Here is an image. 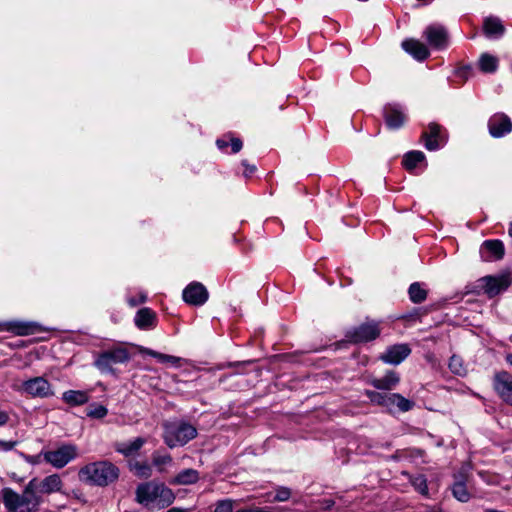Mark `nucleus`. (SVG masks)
Masks as SVG:
<instances>
[{"label": "nucleus", "instance_id": "nucleus-7", "mask_svg": "<svg viewBox=\"0 0 512 512\" xmlns=\"http://www.w3.org/2000/svg\"><path fill=\"white\" fill-rule=\"evenodd\" d=\"M484 293L493 298L499 293L505 291L512 283L510 274H500L497 276H485L479 280Z\"/></svg>", "mask_w": 512, "mask_h": 512}, {"label": "nucleus", "instance_id": "nucleus-56", "mask_svg": "<svg viewBox=\"0 0 512 512\" xmlns=\"http://www.w3.org/2000/svg\"><path fill=\"white\" fill-rule=\"evenodd\" d=\"M426 512H441V511L439 509H437V508H433V509H430V510H428Z\"/></svg>", "mask_w": 512, "mask_h": 512}, {"label": "nucleus", "instance_id": "nucleus-34", "mask_svg": "<svg viewBox=\"0 0 512 512\" xmlns=\"http://www.w3.org/2000/svg\"><path fill=\"white\" fill-rule=\"evenodd\" d=\"M393 398L396 400L395 407H397L401 412L410 411L414 407V402L406 399L401 394L393 393Z\"/></svg>", "mask_w": 512, "mask_h": 512}, {"label": "nucleus", "instance_id": "nucleus-22", "mask_svg": "<svg viewBox=\"0 0 512 512\" xmlns=\"http://www.w3.org/2000/svg\"><path fill=\"white\" fill-rule=\"evenodd\" d=\"M399 382V374L395 371H388L383 377L371 379L370 384L379 390H392Z\"/></svg>", "mask_w": 512, "mask_h": 512}, {"label": "nucleus", "instance_id": "nucleus-3", "mask_svg": "<svg viewBox=\"0 0 512 512\" xmlns=\"http://www.w3.org/2000/svg\"><path fill=\"white\" fill-rule=\"evenodd\" d=\"M163 427V439L169 448L184 446L197 436L196 428L186 422H166Z\"/></svg>", "mask_w": 512, "mask_h": 512}, {"label": "nucleus", "instance_id": "nucleus-43", "mask_svg": "<svg viewBox=\"0 0 512 512\" xmlns=\"http://www.w3.org/2000/svg\"><path fill=\"white\" fill-rule=\"evenodd\" d=\"M317 503L320 505L322 511H329L335 505V502L332 499L319 500Z\"/></svg>", "mask_w": 512, "mask_h": 512}, {"label": "nucleus", "instance_id": "nucleus-5", "mask_svg": "<svg viewBox=\"0 0 512 512\" xmlns=\"http://www.w3.org/2000/svg\"><path fill=\"white\" fill-rule=\"evenodd\" d=\"M42 456L54 468L61 469L78 457V448L73 444H66L56 450L43 451Z\"/></svg>", "mask_w": 512, "mask_h": 512}, {"label": "nucleus", "instance_id": "nucleus-10", "mask_svg": "<svg viewBox=\"0 0 512 512\" xmlns=\"http://www.w3.org/2000/svg\"><path fill=\"white\" fill-rule=\"evenodd\" d=\"M493 387L504 402L512 405V374L504 370L496 372L493 377Z\"/></svg>", "mask_w": 512, "mask_h": 512}, {"label": "nucleus", "instance_id": "nucleus-29", "mask_svg": "<svg viewBox=\"0 0 512 512\" xmlns=\"http://www.w3.org/2000/svg\"><path fill=\"white\" fill-rule=\"evenodd\" d=\"M175 496L171 489L164 485H158L157 504L160 508H165L173 503Z\"/></svg>", "mask_w": 512, "mask_h": 512}, {"label": "nucleus", "instance_id": "nucleus-52", "mask_svg": "<svg viewBox=\"0 0 512 512\" xmlns=\"http://www.w3.org/2000/svg\"><path fill=\"white\" fill-rule=\"evenodd\" d=\"M216 145H217V147H218L219 149H224L225 147H227V146H228V142H227L226 140H224V139H218V140L216 141Z\"/></svg>", "mask_w": 512, "mask_h": 512}, {"label": "nucleus", "instance_id": "nucleus-49", "mask_svg": "<svg viewBox=\"0 0 512 512\" xmlns=\"http://www.w3.org/2000/svg\"><path fill=\"white\" fill-rule=\"evenodd\" d=\"M471 72V68L470 67H463L461 69H459L457 71V74L460 76V77H463L465 79L468 78L469 74Z\"/></svg>", "mask_w": 512, "mask_h": 512}, {"label": "nucleus", "instance_id": "nucleus-21", "mask_svg": "<svg viewBox=\"0 0 512 512\" xmlns=\"http://www.w3.org/2000/svg\"><path fill=\"white\" fill-rule=\"evenodd\" d=\"M146 443V439L143 437H137L132 441L116 442L114 449L116 452L122 454L125 457L135 455Z\"/></svg>", "mask_w": 512, "mask_h": 512}, {"label": "nucleus", "instance_id": "nucleus-50", "mask_svg": "<svg viewBox=\"0 0 512 512\" xmlns=\"http://www.w3.org/2000/svg\"><path fill=\"white\" fill-rule=\"evenodd\" d=\"M168 358L169 359H166V363H170L174 366H177L178 363L180 362V358L179 357H176V356H172V355H168Z\"/></svg>", "mask_w": 512, "mask_h": 512}, {"label": "nucleus", "instance_id": "nucleus-2", "mask_svg": "<svg viewBox=\"0 0 512 512\" xmlns=\"http://www.w3.org/2000/svg\"><path fill=\"white\" fill-rule=\"evenodd\" d=\"M30 483L25 486L23 493L18 494L11 488L2 490V501L8 512H37L43 503V498L30 489Z\"/></svg>", "mask_w": 512, "mask_h": 512}, {"label": "nucleus", "instance_id": "nucleus-8", "mask_svg": "<svg viewBox=\"0 0 512 512\" xmlns=\"http://www.w3.org/2000/svg\"><path fill=\"white\" fill-rule=\"evenodd\" d=\"M380 334L378 323L371 321L365 322L358 327L350 329L346 333L349 341L354 343L368 342L376 339Z\"/></svg>", "mask_w": 512, "mask_h": 512}, {"label": "nucleus", "instance_id": "nucleus-19", "mask_svg": "<svg viewBox=\"0 0 512 512\" xmlns=\"http://www.w3.org/2000/svg\"><path fill=\"white\" fill-rule=\"evenodd\" d=\"M384 118L390 129H398L405 122V114L397 104H389L384 108Z\"/></svg>", "mask_w": 512, "mask_h": 512}, {"label": "nucleus", "instance_id": "nucleus-20", "mask_svg": "<svg viewBox=\"0 0 512 512\" xmlns=\"http://www.w3.org/2000/svg\"><path fill=\"white\" fill-rule=\"evenodd\" d=\"M401 46L418 61H423L429 56L428 48L416 39H406L402 42Z\"/></svg>", "mask_w": 512, "mask_h": 512}, {"label": "nucleus", "instance_id": "nucleus-13", "mask_svg": "<svg viewBox=\"0 0 512 512\" xmlns=\"http://www.w3.org/2000/svg\"><path fill=\"white\" fill-rule=\"evenodd\" d=\"M424 36L426 37L429 45L435 49H444L447 47L448 33L441 25H429L424 30Z\"/></svg>", "mask_w": 512, "mask_h": 512}, {"label": "nucleus", "instance_id": "nucleus-11", "mask_svg": "<svg viewBox=\"0 0 512 512\" xmlns=\"http://www.w3.org/2000/svg\"><path fill=\"white\" fill-rule=\"evenodd\" d=\"M183 300L194 306H201L208 300V291L205 286L199 282L190 283L182 293Z\"/></svg>", "mask_w": 512, "mask_h": 512}, {"label": "nucleus", "instance_id": "nucleus-9", "mask_svg": "<svg viewBox=\"0 0 512 512\" xmlns=\"http://www.w3.org/2000/svg\"><path fill=\"white\" fill-rule=\"evenodd\" d=\"M23 391L31 397L47 398L54 395L51 384L44 377H34L23 382Z\"/></svg>", "mask_w": 512, "mask_h": 512}, {"label": "nucleus", "instance_id": "nucleus-42", "mask_svg": "<svg viewBox=\"0 0 512 512\" xmlns=\"http://www.w3.org/2000/svg\"><path fill=\"white\" fill-rule=\"evenodd\" d=\"M147 300V296L145 293L141 292L139 294V298L128 297L127 302L130 306L135 307L141 303H144Z\"/></svg>", "mask_w": 512, "mask_h": 512}, {"label": "nucleus", "instance_id": "nucleus-25", "mask_svg": "<svg viewBox=\"0 0 512 512\" xmlns=\"http://www.w3.org/2000/svg\"><path fill=\"white\" fill-rule=\"evenodd\" d=\"M199 480V473L197 470L188 468L180 471L174 478L171 480V484L175 485H190L194 484Z\"/></svg>", "mask_w": 512, "mask_h": 512}, {"label": "nucleus", "instance_id": "nucleus-12", "mask_svg": "<svg viewBox=\"0 0 512 512\" xmlns=\"http://www.w3.org/2000/svg\"><path fill=\"white\" fill-rule=\"evenodd\" d=\"M488 129L492 137L500 138L511 132L512 122L507 115L497 113L490 117L488 121Z\"/></svg>", "mask_w": 512, "mask_h": 512}, {"label": "nucleus", "instance_id": "nucleus-27", "mask_svg": "<svg viewBox=\"0 0 512 512\" xmlns=\"http://www.w3.org/2000/svg\"><path fill=\"white\" fill-rule=\"evenodd\" d=\"M452 494L460 502H467L470 499V493L466 487L465 479L463 476L456 477L452 485Z\"/></svg>", "mask_w": 512, "mask_h": 512}, {"label": "nucleus", "instance_id": "nucleus-4", "mask_svg": "<svg viewBox=\"0 0 512 512\" xmlns=\"http://www.w3.org/2000/svg\"><path fill=\"white\" fill-rule=\"evenodd\" d=\"M129 359L127 349L116 347L97 354L93 364L101 373H112L113 365L125 363Z\"/></svg>", "mask_w": 512, "mask_h": 512}, {"label": "nucleus", "instance_id": "nucleus-54", "mask_svg": "<svg viewBox=\"0 0 512 512\" xmlns=\"http://www.w3.org/2000/svg\"><path fill=\"white\" fill-rule=\"evenodd\" d=\"M167 512H187V511L184 509H180V508H171Z\"/></svg>", "mask_w": 512, "mask_h": 512}, {"label": "nucleus", "instance_id": "nucleus-37", "mask_svg": "<svg viewBox=\"0 0 512 512\" xmlns=\"http://www.w3.org/2000/svg\"><path fill=\"white\" fill-rule=\"evenodd\" d=\"M291 489L285 486H278L276 488V494L274 498L271 500L273 502H285L291 497Z\"/></svg>", "mask_w": 512, "mask_h": 512}, {"label": "nucleus", "instance_id": "nucleus-18", "mask_svg": "<svg viewBox=\"0 0 512 512\" xmlns=\"http://www.w3.org/2000/svg\"><path fill=\"white\" fill-rule=\"evenodd\" d=\"M158 485L153 482L142 483L136 488V501L141 505H149L157 500Z\"/></svg>", "mask_w": 512, "mask_h": 512}, {"label": "nucleus", "instance_id": "nucleus-32", "mask_svg": "<svg viewBox=\"0 0 512 512\" xmlns=\"http://www.w3.org/2000/svg\"><path fill=\"white\" fill-rule=\"evenodd\" d=\"M408 293L413 303H422L427 298V291L418 282L410 285Z\"/></svg>", "mask_w": 512, "mask_h": 512}, {"label": "nucleus", "instance_id": "nucleus-14", "mask_svg": "<svg viewBox=\"0 0 512 512\" xmlns=\"http://www.w3.org/2000/svg\"><path fill=\"white\" fill-rule=\"evenodd\" d=\"M441 126L436 123H430L428 131L422 133L424 146L429 151H435L443 146L446 142L444 135L441 133Z\"/></svg>", "mask_w": 512, "mask_h": 512}, {"label": "nucleus", "instance_id": "nucleus-1", "mask_svg": "<svg viewBox=\"0 0 512 512\" xmlns=\"http://www.w3.org/2000/svg\"><path fill=\"white\" fill-rule=\"evenodd\" d=\"M120 476V469L108 460L88 463L78 471L79 481L97 487H107L115 483Z\"/></svg>", "mask_w": 512, "mask_h": 512}, {"label": "nucleus", "instance_id": "nucleus-23", "mask_svg": "<svg viewBox=\"0 0 512 512\" xmlns=\"http://www.w3.org/2000/svg\"><path fill=\"white\" fill-rule=\"evenodd\" d=\"M134 322L142 330L153 328L156 323V314L150 308H142L136 313Z\"/></svg>", "mask_w": 512, "mask_h": 512}, {"label": "nucleus", "instance_id": "nucleus-55", "mask_svg": "<svg viewBox=\"0 0 512 512\" xmlns=\"http://www.w3.org/2000/svg\"><path fill=\"white\" fill-rule=\"evenodd\" d=\"M509 235L512 237V222L510 223L509 229H508Z\"/></svg>", "mask_w": 512, "mask_h": 512}, {"label": "nucleus", "instance_id": "nucleus-53", "mask_svg": "<svg viewBox=\"0 0 512 512\" xmlns=\"http://www.w3.org/2000/svg\"><path fill=\"white\" fill-rule=\"evenodd\" d=\"M505 360L510 366H512V353L507 354Z\"/></svg>", "mask_w": 512, "mask_h": 512}, {"label": "nucleus", "instance_id": "nucleus-38", "mask_svg": "<svg viewBox=\"0 0 512 512\" xmlns=\"http://www.w3.org/2000/svg\"><path fill=\"white\" fill-rule=\"evenodd\" d=\"M365 395L369 398L371 403L379 405V406H384L386 393L367 390L365 392Z\"/></svg>", "mask_w": 512, "mask_h": 512}, {"label": "nucleus", "instance_id": "nucleus-24", "mask_svg": "<svg viewBox=\"0 0 512 512\" xmlns=\"http://www.w3.org/2000/svg\"><path fill=\"white\" fill-rule=\"evenodd\" d=\"M62 400L70 406L84 405L89 401V393L83 390H67L63 392Z\"/></svg>", "mask_w": 512, "mask_h": 512}, {"label": "nucleus", "instance_id": "nucleus-35", "mask_svg": "<svg viewBox=\"0 0 512 512\" xmlns=\"http://www.w3.org/2000/svg\"><path fill=\"white\" fill-rule=\"evenodd\" d=\"M449 369L456 375H464L466 369L463 365V361L460 357L453 355L449 360Z\"/></svg>", "mask_w": 512, "mask_h": 512}, {"label": "nucleus", "instance_id": "nucleus-30", "mask_svg": "<svg viewBox=\"0 0 512 512\" xmlns=\"http://www.w3.org/2000/svg\"><path fill=\"white\" fill-rule=\"evenodd\" d=\"M479 66L484 73H493L498 68V59L490 54L484 53L480 57Z\"/></svg>", "mask_w": 512, "mask_h": 512}, {"label": "nucleus", "instance_id": "nucleus-16", "mask_svg": "<svg viewBox=\"0 0 512 512\" xmlns=\"http://www.w3.org/2000/svg\"><path fill=\"white\" fill-rule=\"evenodd\" d=\"M410 353L411 349L408 344H397L389 347L379 358L387 364L398 365L404 361Z\"/></svg>", "mask_w": 512, "mask_h": 512}, {"label": "nucleus", "instance_id": "nucleus-6", "mask_svg": "<svg viewBox=\"0 0 512 512\" xmlns=\"http://www.w3.org/2000/svg\"><path fill=\"white\" fill-rule=\"evenodd\" d=\"M30 489H34L37 495L42 496L43 494H52L61 492L64 486V483L61 477L58 474H51L43 479H39L37 477L32 478L30 481Z\"/></svg>", "mask_w": 512, "mask_h": 512}, {"label": "nucleus", "instance_id": "nucleus-48", "mask_svg": "<svg viewBox=\"0 0 512 512\" xmlns=\"http://www.w3.org/2000/svg\"><path fill=\"white\" fill-rule=\"evenodd\" d=\"M10 420L8 412L0 410V427L5 426Z\"/></svg>", "mask_w": 512, "mask_h": 512}, {"label": "nucleus", "instance_id": "nucleus-28", "mask_svg": "<svg viewBox=\"0 0 512 512\" xmlns=\"http://www.w3.org/2000/svg\"><path fill=\"white\" fill-rule=\"evenodd\" d=\"M131 471L139 478L148 479L153 474L152 465L148 462L135 461L130 465Z\"/></svg>", "mask_w": 512, "mask_h": 512}, {"label": "nucleus", "instance_id": "nucleus-17", "mask_svg": "<svg viewBox=\"0 0 512 512\" xmlns=\"http://www.w3.org/2000/svg\"><path fill=\"white\" fill-rule=\"evenodd\" d=\"M37 330L38 325L34 322L10 321L0 323V331L12 332L20 336L33 334Z\"/></svg>", "mask_w": 512, "mask_h": 512}, {"label": "nucleus", "instance_id": "nucleus-51", "mask_svg": "<svg viewBox=\"0 0 512 512\" xmlns=\"http://www.w3.org/2000/svg\"><path fill=\"white\" fill-rule=\"evenodd\" d=\"M42 456V452L39 454V455H36V456H28L26 458L27 462L31 463V464H37L39 463V458Z\"/></svg>", "mask_w": 512, "mask_h": 512}, {"label": "nucleus", "instance_id": "nucleus-45", "mask_svg": "<svg viewBox=\"0 0 512 512\" xmlns=\"http://www.w3.org/2000/svg\"><path fill=\"white\" fill-rule=\"evenodd\" d=\"M230 144L233 153L239 152L243 146L242 141L239 138H232Z\"/></svg>", "mask_w": 512, "mask_h": 512}, {"label": "nucleus", "instance_id": "nucleus-36", "mask_svg": "<svg viewBox=\"0 0 512 512\" xmlns=\"http://www.w3.org/2000/svg\"><path fill=\"white\" fill-rule=\"evenodd\" d=\"M107 413H108V410L105 406L94 405L88 409L86 415L90 418L102 419L107 415Z\"/></svg>", "mask_w": 512, "mask_h": 512}, {"label": "nucleus", "instance_id": "nucleus-31", "mask_svg": "<svg viewBox=\"0 0 512 512\" xmlns=\"http://www.w3.org/2000/svg\"><path fill=\"white\" fill-rule=\"evenodd\" d=\"M425 159V155L421 151H410L408 152L403 159V165L407 170L414 169L418 163L422 162Z\"/></svg>", "mask_w": 512, "mask_h": 512}, {"label": "nucleus", "instance_id": "nucleus-26", "mask_svg": "<svg viewBox=\"0 0 512 512\" xmlns=\"http://www.w3.org/2000/svg\"><path fill=\"white\" fill-rule=\"evenodd\" d=\"M484 31L488 37H500L504 33V26L499 18L488 17L484 21Z\"/></svg>", "mask_w": 512, "mask_h": 512}, {"label": "nucleus", "instance_id": "nucleus-46", "mask_svg": "<svg viewBox=\"0 0 512 512\" xmlns=\"http://www.w3.org/2000/svg\"><path fill=\"white\" fill-rule=\"evenodd\" d=\"M16 441H4L0 440V449L3 451H10L16 446Z\"/></svg>", "mask_w": 512, "mask_h": 512}, {"label": "nucleus", "instance_id": "nucleus-41", "mask_svg": "<svg viewBox=\"0 0 512 512\" xmlns=\"http://www.w3.org/2000/svg\"><path fill=\"white\" fill-rule=\"evenodd\" d=\"M236 512H288L286 508H249V509H240Z\"/></svg>", "mask_w": 512, "mask_h": 512}, {"label": "nucleus", "instance_id": "nucleus-40", "mask_svg": "<svg viewBox=\"0 0 512 512\" xmlns=\"http://www.w3.org/2000/svg\"><path fill=\"white\" fill-rule=\"evenodd\" d=\"M140 352L142 354H146V355L156 358L161 363H166V359H169L167 354L159 353V352L154 351L149 348H142L140 350Z\"/></svg>", "mask_w": 512, "mask_h": 512}, {"label": "nucleus", "instance_id": "nucleus-44", "mask_svg": "<svg viewBox=\"0 0 512 512\" xmlns=\"http://www.w3.org/2000/svg\"><path fill=\"white\" fill-rule=\"evenodd\" d=\"M396 400L393 398V393H386L385 395V404L383 407L389 409L390 411L395 407Z\"/></svg>", "mask_w": 512, "mask_h": 512}, {"label": "nucleus", "instance_id": "nucleus-33", "mask_svg": "<svg viewBox=\"0 0 512 512\" xmlns=\"http://www.w3.org/2000/svg\"><path fill=\"white\" fill-rule=\"evenodd\" d=\"M171 463L172 457L169 454H161L159 452H154L152 454V464L160 473H163L165 471V466L170 465Z\"/></svg>", "mask_w": 512, "mask_h": 512}, {"label": "nucleus", "instance_id": "nucleus-15", "mask_svg": "<svg viewBox=\"0 0 512 512\" xmlns=\"http://www.w3.org/2000/svg\"><path fill=\"white\" fill-rule=\"evenodd\" d=\"M504 244L500 240H485L480 246V255L483 261L492 262L503 258Z\"/></svg>", "mask_w": 512, "mask_h": 512}, {"label": "nucleus", "instance_id": "nucleus-47", "mask_svg": "<svg viewBox=\"0 0 512 512\" xmlns=\"http://www.w3.org/2000/svg\"><path fill=\"white\" fill-rule=\"evenodd\" d=\"M242 165L245 167L244 175L245 177H249L251 174H253L256 170L255 166H250L247 164V161L243 160Z\"/></svg>", "mask_w": 512, "mask_h": 512}, {"label": "nucleus", "instance_id": "nucleus-39", "mask_svg": "<svg viewBox=\"0 0 512 512\" xmlns=\"http://www.w3.org/2000/svg\"><path fill=\"white\" fill-rule=\"evenodd\" d=\"M412 485L420 493H422V494H426L427 493V490H428L427 483H426V479H425V477L423 475H419V476L415 477L412 480Z\"/></svg>", "mask_w": 512, "mask_h": 512}]
</instances>
